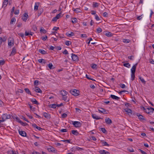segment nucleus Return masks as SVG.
<instances>
[{"instance_id":"nucleus-22","label":"nucleus","mask_w":154,"mask_h":154,"mask_svg":"<svg viewBox=\"0 0 154 154\" xmlns=\"http://www.w3.org/2000/svg\"><path fill=\"white\" fill-rule=\"evenodd\" d=\"M110 97H111L113 99L117 100H119V98L118 97L112 94L111 95Z\"/></svg>"},{"instance_id":"nucleus-37","label":"nucleus","mask_w":154,"mask_h":154,"mask_svg":"<svg viewBox=\"0 0 154 154\" xmlns=\"http://www.w3.org/2000/svg\"><path fill=\"white\" fill-rule=\"evenodd\" d=\"M139 79L142 83L144 84H145L146 83V82L145 81L144 79L143 78L140 76L139 77Z\"/></svg>"},{"instance_id":"nucleus-7","label":"nucleus","mask_w":154,"mask_h":154,"mask_svg":"<svg viewBox=\"0 0 154 154\" xmlns=\"http://www.w3.org/2000/svg\"><path fill=\"white\" fill-rule=\"evenodd\" d=\"M71 58L72 60L74 61H76L78 60V57L77 56L73 54H72Z\"/></svg>"},{"instance_id":"nucleus-39","label":"nucleus","mask_w":154,"mask_h":154,"mask_svg":"<svg viewBox=\"0 0 154 154\" xmlns=\"http://www.w3.org/2000/svg\"><path fill=\"white\" fill-rule=\"evenodd\" d=\"M49 107L53 108H55L57 107V106L56 104H50L49 105Z\"/></svg>"},{"instance_id":"nucleus-21","label":"nucleus","mask_w":154,"mask_h":154,"mask_svg":"<svg viewBox=\"0 0 154 154\" xmlns=\"http://www.w3.org/2000/svg\"><path fill=\"white\" fill-rule=\"evenodd\" d=\"M104 34L108 37H111L112 35V34L111 32H105Z\"/></svg>"},{"instance_id":"nucleus-17","label":"nucleus","mask_w":154,"mask_h":154,"mask_svg":"<svg viewBox=\"0 0 154 154\" xmlns=\"http://www.w3.org/2000/svg\"><path fill=\"white\" fill-rule=\"evenodd\" d=\"M34 90L37 93H42V90L38 87H35V88H34Z\"/></svg>"},{"instance_id":"nucleus-29","label":"nucleus","mask_w":154,"mask_h":154,"mask_svg":"<svg viewBox=\"0 0 154 154\" xmlns=\"http://www.w3.org/2000/svg\"><path fill=\"white\" fill-rule=\"evenodd\" d=\"M39 52L40 53H41V54H47V52L46 51H45L43 49H39Z\"/></svg>"},{"instance_id":"nucleus-12","label":"nucleus","mask_w":154,"mask_h":154,"mask_svg":"<svg viewBox=\"0 0 154 154\" xmlns=\"http://www.w3.org/2000/svg\"><path fill=\"white\" fill-rule=\"evenodd\" d=\"M8 154H18V152L14 150H9L8 152Z\"/></svg>"},{"instance_id":"nucleus-15","label":"nucleus","mask_w":154,"mask_h":154,"mask_svg":"<svg viewBox=\"0 0 154 154\" xmlns=\"http://www.w3.org/2000/svg\"><path fill=\"white\" fill-rule=\"evenodd\" d=\"M60 94L62 96H64L67 95L68 92L65 90H62L60 91Z\"/></svg>"},{"instance_id":"nucleus-51","label":"nucleus","mask_w":154,"mask_h":154,"mask_svg":"<svg viewBox=\"0 0 154 154\" xmlns=\"http://www.w3.org/2000/svg\"><path fill=\"white\" fill-rule=\"evenodd\" d=\"M39 82L38 80H36L34 81V84L35 85H38L39 84Z\"/></svg>"},{"instance_id":"nucleus-20","label":"nucleus","mask_w":154,"mask_h":154,"mask_svg":"<svg viewBox=\"0 0 154 154\" xmlns=\"http://www.w3.org/2000/svg\"><path fill=\"white\" fill-rule=\"evenodd\" d=\"M66 35L68 37H71L72 36H74L75 34L73 32H70L69 33V32H67L66 33Z\"/></svg>"},{"instance_id":"nucleus-58","label":"nucleus","mask_w":154,"mask_h":154,"mask_svg":"<svg viewBox=\"0 0 154 154\" xmlns=\"http://www.w3.org/2000/svg\"><path fill=\"white\" fill-rule=\"evenodd\" d=\"M29 31L28 32H27L26 31L25 33V36H28L29 35Z\"/></svg>"},{"instance_id":"nucleus-54","label":"nucleus","mask_w":154,"mask_h":154,"mask_svg":"<svg viewBox=\"0 0 154 154\" xmlns=\"http://www.w3.org/2000/svg\"><path fill=\"white\" fill-rule=\"evenodd\" d=\"M67 116V115L65 113H63L62 115V117L63 118H66Z\"/></svg>"},{"instance_id":"nucleus-14","label":"nucleus","mask_w":154,"mask_h":154,"mask_svg":"<svg viewBox=\"0 0 154 154\" xmlns=\"http://www.w3.org/2000/svg\"><path fill=\"white\" fill-rule=\"evenodd\" d=\"M99 152L100 154H109L110 153L108 152H107L104 150H100Z\"/></svg>"},{"instance_id":"nucleus-27","label":"nucleus","mask_w":154,"mask_h":154,"mask_svg":"<svg viewBox=\"0 0 154 154\" xmlns=\"http://www.w3.org/2000/svg\"><path fill=\"white\" fill-rule=\"evenodd\" d=\"M125 111L126 112H127L128 114L129 113H131V114H132V111L131 109L127 108L126 109H125Z\"/></svg>"},{"instance_id":"nucleus-10","label":"nucleus","mask_w":154,"mask_h":154,"mask_svg":"<svg viewBox=\"0 0 154 154\" xmlns=\"http://www.w3.org/2000/svg\"><path fill=\"white\" fill-rule=\"evenodd\" d=\"M18 132L19 134L22 136L25 137L26 136V132L23 131H20L19 130H18Z\"/></svg>"},{"instance_id":"nucleus-5","label":"nucleus","mask_w":154,"mask_h":154,"mask_svg":"<svg viewBox=\"0 0 154 154\" xmlns=\"http://www.w3.org/2000/svg\"><path fill=\"white\" fill-rule=\"evenodd\" d=\"M152 107H150L149 108H146L145 112L149 115H152V110L150 109Z\"/></svg>"},{"instance_id":"nucleus-2","label":"nucleus","mask_w":154,"mask_h":154,"mask_svg":"<svg viewBox=\"0 0 154 154\" xmlns=\"http://www.w3.org/2000/svg\"><path fill=\"white\" fill-rule=\"evenodd\" d=\"M8 45L10 46V47L13 46L14 45V40L13 38H9L8 40Z\"/></svg>"},{"instance_id":"nucleus-44","label":"nucleus","mask_w":154,"mask_h":154,"mask_svg":"<svg viewBox=\"0 0 154 154\" xmlns=\"http://www.w3.org/2000/svg\"><path fill=\"white\" fill-rule=\"evenodd\" d=\"M20 124L23 126H26L28 125V124L26 122H23L22 121H20Z\"/></svg>"},{"instance_id":"nucleus-26","label":"nucleus","mask_w":154,"mask_h":154,"mask_svg":"<svg viewBox=\"0 0 154 154\" xmlns=\"http://www.w3.org/2000/svg\"><path fill=\"white\" fill-rule=\"evenodd\" d=\"M31 101L32 103H33L35 104H36V105H38V104H39V103H38V101L37 100H36L34 98H33V99H31Z\"/></svg>"},{"instance_id":"nucleus-45","label":"nucleus","mask_w":154,"mask_h":154,"mask_svg":"<svg viewBox=\"0 0 154 154\" xmlns=\"http://www.w3.org/2000/svg\"><path fill=\"white\" fill-rule=\"evenodd\" d=\"M73 11L76 13H78L81 11L80 9L78 8L74 9Z\"/></svg>"},{"instance_id":"nucleus-38","label":"nucleus","mask_w":154,"mask_h":154,"mask_svg":"<svg viewBox=\"0 0 154 154\" xmlns=\"http://www.w3.org/2000/svg\"><path fill=\"white\" fill-rule=\"evenodd\" d=\"M123 66L128 68H129L131 66L130 64L128 63H124Z\"/></svg>"},{"instance_id":"nucleus-46","label":"nucleus","mask_w":154,"mask_h":154,"mask_svg":"<svg viewBox=\"0 0 154 154\" xmlns=\"http://www.w3.org/2000/svg\"><path fill=\"white\" fill-rule=\"evenodd\" d=\"M67 96H62V99L64 101L67 102L68 101V100H67Z\"/></svg>"},{"instance_id":"nucleus-42","label":"nucleus","mask_w":154,"mask_h":154,"mask_svg":"<svg viewBox=\"0 0 154 154\" xmlns=\"http://www.w3.org/2000/svg\"><path fill=\"white\" fill-rule=\"evenodd\" d=\"M65 44L67 46H69L71 44V42L70 41H66L65 42Z\"/></svg>"},{"instance_id":"nucleus-16","label":"nucleus","mask_w":154,"mask_h":154,"mask_svg":"<svg viewBox=\"0 0 154 154\" xmlns=\"http://www.w3.org/2000/svg\"><path fill=\"white\" fill-rule=\"evenodd\" d=\"M48 150L49 152H55V150L54 148L52 146H50V147L49 148H48Z\"/></svg>"},{"instance_id":"nucleus-56","label":"nucleus","mask_w":154,"mask_h":154,"mask_svg":"<svg viewBox=\"0 0 154 154\" xmlns=\"http://www.w3.org/2000/svg\"><path fill=\"white\" fill-rule=\"evenodd\" d=\"M81 37L82 38H87V35L86 34H82L81 35Z\"/></svg>"},{"instance_id":"nucleus-33","label":"nucleus","mask_w":154,"mask_h":154,"mask_svg":"<svg viewBox=\"0 0 154 154\" xmlns=\"http://www.w3.org/2000/svg\"><path fill=\"white\" fill-rule=\"evenodd\" d=\"M24 17V19H27L29 18V16L28 14L26 13H24L23 15Z\"/></svg>"},{"instance_id":"nucleus-49","label":"nucleus","mask_w":154,"mask_h":154,"mask_svg":"<svg viewBox=\"0 0 154 154\" xmlns=\"http://www.w3.org/2000/svg\"><path fill=\"white\" fill-rule=\"evenodd\" d=\"M5 63L4 60H0V65H3L5 64Z\"/></svg>"},{"instance_id":"nucleus-18","label":"nucleus","mask_w":154,"mask_h":154,"mask_svg":"<svg viewBox=\"0 0 154 154\" xmlns=\"http://www.w3.org/2000/svg\"><path fill=\"white\" fill-rule=\"evenodd\" d=\"M43 115L44 117L47 119L50 118L51 117L50 115L49 114L45 112L43 113Z\"/></svg>"},{"instance_id":"nucleus-3","label":"nucleus","mask_w":154,"mask_h":154,"mask_svg":"<svg viewBox=\"0 0 154 154\" xmlns=\"http://www.w3.org/2000/svg\"><path fill=\"white\" fill-rule=\"evenodd\" d=\"M72 124L75 127H80L82 126V124L79 122L74 121L72 123Z\"/></svg>"},{"instance_id":"nucleus-40","label":"nucleus","mask_w":154,"mask_h":154,"mask_svg":"<svg viewBox=\"0 0 154 154\" xmlns=\"http://www.w3.org/2000/svg\"><path fill=\"white\" fill-rule=\"evenodd\" d=\"M91 67L92 69H96L97 68V65L94 64H92Z\"/></svg>"},{"instance_id":"nucleus-50","label":"nucleus","mask_w":154,"mask_h":154,"mask_svg":"<svg viewBox=\"0 0 154 154\" xmlns=\"http://www.w3.org/2000/svg\"><path fill=\"white\" fill-rule=\"evenodd\" d=\"M100 129V131L104 133H105V132L106 131V130L104 128H101Z\"/></svg>"},{"instance_id":"nucleus-43","label":"nucleus","mask_w":154,"mask_h":154,"mask_svg":"<svg viewBox=\"0 0 154 154\" xmlns=\"http://www.w3.org/2000/svg\"><path fill=\"white\" fill-rule=\"evenodd\" d=\"M32 29L33 30L35 31H36L37 30V28L36 26L35 25H33L32 26Z\"/></svg>"},{"instance_id":"nucleus-59","label":"nucleus","mask_w":154,"mask_h":154,"mask_svg":"<svg viewBox=\"0 0 154 154\" xmlns=\"http://www.w3.org/2000/svg\"><path fill=\"white\" fill-rule=\"evenodd\" d=\"M59 29V28L56 26L54 27L53 29V30L55 31H57Z\"/></svg>"},{"instance_id":"nucleus-4","label":"nucleus","mask_w":154,"mask_h":154,"mask_svg":"<svg viewBox=\"0 0 154 154\" xmlns=\"http://www.w3.org/2000/svg\"><path fill=\"white\" fill-rule=\"evenodd\" d=\"M2 119L5 121L7 119H9L11 118V116L7 114H4L2 115Z\"/></svg>"},{"instance_id":"nucleus-23","label":"nucleus","mask_w":154,"mask_h":154,"mask_svg":"<svg viewBox=\"0 0 154 154\" xmlns=\"http://www.w3.org/2000/svg\"><path fill=\"white\" fill-rule=\"evenodd\" d=\"M62 15V13H60L58 14H57L56 17L54 18L53 19H58L60 18Z\"/></svg>"},{"instance_id":"nucleus-60","label":"nucleus","mask_w":154,"mask_h":154,"mask_svg":"<svg viewBox=\"0 0 154 154\" xmlns=\"http://www.w3.org/2000/svg\"><path fill=\"white\" fill-rule=\"evenodd\" d=\"M120 86L121 88H124L125 87V85L124 84H122L120 85Z\"/></svg>"},{"instance_id":"nucleus-55","label":"nucleus","mask_w":154,"mask_h":154,"mask_svg":"<svg viewBox=\"0 0 154 154\" xmlns=\"http://www.w3.org/2000/svg\"><path fill=\"white\" fill-rule=\"evenodd\" d=\"M97 31L98 32L100 33L102 31V29L100 28H98L97 29Z\"/></svg>"},{"instance_id":"nucleus-52","label":"nucleus","mask_w":154,"mask_h":154,"mask_svg":"<svg viewBox=\"0 0 154 154\" xmlns=\"http://www.w3.org/2000/svg\"><path fill=\"white\" fill-rule=\"evenodd\" d=\"M60 131L62 132H66L67 131V130L66 129H62L60 130Z\"/></svg>"},{"instance_id":"nucleus-13","label":"nucleus","mask_w":154,"mask_h":154,"mask_svg":"<svg viewBox=\"0 0 154 154\" xmlns=\"http://www.w3.org/2000/svg\"><path fill=\"white\" fill-rule=\"evenodd\" d=\"M92 117L94 119L96 120H98L100 119H103L101 118L100 117H99V116H97L95 114H93L92 115Z\"/></svg>"},{"instance_id":"nucleus-6","label":"nucleus","mask_w":154,"mask_h":154,"mask_svg":"<svg viewBox=\"0 0 154 154\" xmlns=\"http://www.w3.org/2000/svg\"><path fill=\"white\" fill-rule=\"evenodd\" d=\"M98 111L100 113H102L104 114H107L108 113V111H107L105 109L102 108H100L98 109Z\"/></svg>"},{"instance_id":"nucleus-24","label":"nucleus","mask_w":154,"mask_h":154,"mask_svg":"<svg viewBox=\"0 0 154 154\" xmlns=\"http://www.w3.org/2000/svg\"><path fill=\"white\" fill-rule=\"evenodd\" d=\"M39 2H36L34 7L35 10H37L38 9V7L39 5Z\"/></svg>"},{"instance_id":"nucleus-35","label":"nucleus","mask_w":154,"mask_h":154,"mask_svg":"<svg viewBox=\"0 0 154 154\" xmlns=\"http://www.w3.org/2000/svg\"><path fill=\"white\" fill-rule=\"evenodd\" d=\"M135 73H131V80L132 81H133L134 79L135 78Z\"/></svg>"},{"instance_id":"nucleus-34","label":"nucleus","mask_w":154,"mask_h":154,"mask_svg":"<svg viewBox=\"0 0 154 154\" xmlns=\"http://www.w3.org/2000/svg\"><path fill=\"white\" fill-rule=\"evenodd\" d=\"M24 90L25 92L28 94L31 95V93L30 91L28 88H25L24 89Z\"/></svg>"},{"instance_id":"nucleus-57","label":"nucleus","mask_w":154,"mask_h":154,"mask_svg":"<svg viewBox=\"0 0 154 154\" xmlns=\"http://www.w3.org/2000/svg\"><path fill=\"white\" fill-rule=\"evenodd\" d=\"M47 38L48 37L46 36L45 37H42V39L43 41H45L47 39Z\"/></svg>"},{"instance_id":"nucleus-64","label":"nucleus","mask_w":154,"mask_h":154,"mask_svg":"<svg viewBox=\"0 0 154 154\" xmlns=\"http://www.w3.org/2000/svg\"><path fill=\"white\" fill-rule=\"evenodd\" d=\"M139 150L143 154H146V153L144 151L140 149H139Z\"/></svg>"},{"instance_id":"nucleus-31","label":"nucleus","mask_w":154,"mask_h":154,"mask_svg":"<svg viewBox=\"0 0 154 154\" xmlns=\"http://www.w3.org/2000/svg\"><path fill=\"white\" fill-rule=\"evenodd\" d=\"M38 61L39 63H43L45 64L46 63V60H45L43 59H39L38 60Z\"/></svg>"},{"instance_id":"nucleus-48","label":"nucleus","mask_w":154,"mask_h":154,"mask_svg":"<svg viewBox=\"0 0 154 154\" xmlns=\"http://www.w3.org/2000/svg\"><path fill=\"white\" fill-rule=\"evenodd\" d=\"M48 66L50 69H53V65L51 63H49L48 65Z\"/></svg>"},{"instance_id":"nucleus-11","label":"nucleus","mask_w":154,"mask_h":154,"mask_svg":"<svg viewBox=\"0 0 154 154\" xmlns=\"http://www.w3.org/2000/svg\"><path fill=\"white\" fill-rule=\"evenodd\" d=\"M16 52H17V51H16V49L14 47H13L12 49L11 52L10 54V56H11L14 55L16 54Z\"/></svg>"},{"instance_id":"nucleus-63","label":"nucleus","mask_w":154,"mask_h":154,"mask_svg":"<svg viewBox=\"0 0 154 154\" xmlns=\"http://www.w3.org/2000/svg\"><path fill=\"white\" fill-rule=\"evenodd\" d=\"M91 139L92 140L94 141H96L97 140V139L94 136H91Z\"/></svg>"},{"instance_id":"nucleus-62","label":"nucleus","mask_w":154,"mask_h":154,"mask_svg":"<svg viewBox=\"0 0 154 154\" xmlns=\"http://www.w3.org/2000/svg\"><path fill=\"white\" fill-rule=\"evenodd\" d=\"M108 15L107 13L105 12L103 13V16L104 17H106Z\"/></svg>"},{"instance_id":"nucleus-30","label":"nucleus","mask_w":154,"mask_h":154,"mask_svg":"<svg viewBox=\"0 0 154 154\" xmlns=\"http://www.w3.org/2000/svg\"><path fill=\"white\" fill-rule=\"evenodd\" d=\"M72 133L73 134L75 135H77L79 134V133L77 130H73L71 131Z\"/></svg>"},{"instance_id":"nucleus-53","label":"nucleus","mask_w":154,"mask_h":154,"mask_svg":"<svg viewBox=\"0 0 154 154\" xmlns=\"http://www.w3.org/2000/svg\"><path fill=\"white\" fill-rule=\"evenodd\" d=\"M63 53L64 54H65V55H67V54H68V52L66 50V49H65L63 52Z\"/></svg>"},{"instance_id":"nucleus-28","label":"nucleus","mask_w":154,"mask_h":154,"mask_svg":"<svg viewBox=\"0 0 154 154\" xmlns=\"http://www.w3.org/2000/svg\"><path fill=\"white\" fill-rule=\"evenodd\" d=\"M100 4L96 2H93V6L94 8H97L99 5Z\"/></svg>"},{"instance_id":"nucleus-32","label":"nucleus","mask_w":154,"mask_h":154,"mask_svg":"<svg viewBox=\"0 0 154 154\" xmlns=\"http://www.w3.org/2000/svg\"><path fill=\"white\" fill-rule=\"evenodd\" d=\"M8 0H4L3 3L2 7H6L8 3Z\"/></svg>"},{"instance_id":"nucleus-47","label":"nucleus","mask_w":154,"mask_h":154,"mask_svg":"<svg viewBox=\"0 0 154 154\" xmlns=\"http://www.w3.org/2000/svg\"><path fill=\"white\" fill-rule=\"evenodd\" d=\"M86 77L88 79L91 80H92L93 81H95V80H94V79H92V78H91L89 77V76L88 75H87V74H86Z\"/></svg>"},{"instance_id":"nucleus-25","label":"nucleus","mask_w":154,"mask_h":154,"mask_svg":"<svg viewBox=\"0 0 154 154\" xmlns=\"http://www.w3.org/2000/svg\"><path fill=\"white\" fill-rule=\"evenodd\" d=\"M102 144L103 146H109V145L104 140H101Z\"/></svg>"},{"instance_id":"nucleus-19","label":"nucleus","mask_w":154,"mask_h":154,"mask_svg":"<svg viewBox=\"0 0 154 154\" xmlns=\"http://www.w3.org/2000/svg\"><path fill=\"white\" fill-rule=\"evenodd\" d=\"M105 122L107 124H110L112 123V121L109 118L106 119H105Z\"/></svg>"},{"instance_id":"nucleus-61","label":"nucleus","mask_w":154,"mask_h":154,"mask_svg":"<svg viewBox=\"0 0 154 154\" xmlns=\"http://www.w3.org/2000/svg\"><path fill=\"white\" fill-rule=\"evenodd\" d=\"M128 150L130 152H134V149L132 148H131L130 149H128Z\"/></svg>"},{"instance_id":"nucleus-36","label":"nucleus","mask_w":154,"mask_h":154,"mask_svg":"<svg viewBox=\"0 0 154 154\" xmlns=\"http://www.w3.org/2000/svg\"><path fill=\"white\" fill-rule=\"evenodd\" d=\"M40 32L41 33L42 32L44 34L45 33L47 32L46 30L45 29H44L42 27L40 28Z\"/></svg>"},{"instance_id":"nucleus-9","label":"nucleus","mask_w":154,"mask_h":154,"mask_svg":"<svg viewBox=\"0 0 154 154\" xmlns=\"http://www.w3.org/2000/svg\"><path fill=\"white\" fill-rule=\"evenodd\" d=\"M138 64L137 63H136L133 65L131 69V73H135L136 66Z\"/></svg>"},{"instance_id":"nucleus-41","label":"nucleus","mask_w":154,"mask_h":154,"mask_svg":"<svg viewBox=\"0 0 154 154\" xmlns=\"http://www.w3.org/2000/svg\"><path fill=\"white\" fill-rule=\"evenodd\" d=\"M130 40L129 39H123V42L125 43H128L129 42Z\"/></svg>"},{"instance_id":"nucleus-1","label":"nucleus","mask_w":154,"mask_h":154,"mask_svg":"<svg viewBox=\"0 0 154 154\" xmlns=\"http://www.w3.org/2000/svg\"><path fill=\"white\" fill-rule=\"evenodd\" d=\"M70 93L75 96H78L79 95V91L76 89H73L70 90Z\"/></svg>"},{"instance_id":"nucleus-8","label":"nucleus","mask_w":154,"mask_h":154,"mask_svg":"<svg viewBox=\"0 0 154 154\" xmlns=\"http://www.w3.org/2000/svg\"><path fill=\"white\" fill-rule=\"evenodd\" d=\"M136 115L138 116V119L140 120H145L146 119L144 118V117L142 115L138 113L136 114Z\"/></svg>"}]
</instances>
